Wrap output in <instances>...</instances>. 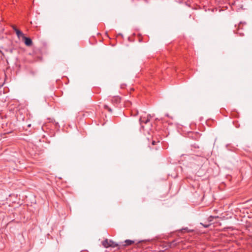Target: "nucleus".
Returning <instances> with one entry per match:
<instances>
[{
  "label": "nucleus",
  "instance_id": "f257e3e1",
  "mask_svg": "<svg viewBox=\"0 0 252 252\" xmlns=\"http://www.w3.org/2000/svg\"><path fill=\"white\" fill-rule=\"evenodd\" d=\"M109 247L112 248H117L118 250H125L127 247L130 246L134 242L131 240L127 239L120 244L113 241L112 240H109Z\"/></svg>",
  "mask_w": 252,
  "mask_h": 252
},
{
  "label": "nucleus",
  "instance_id": "f03ea898",
  "mask_svg": "<svg viewBox=\"0 0 252 252\" xmlns=\"http://www.w3.org/2000/svg\"><path fill=\"white\" fill-rule=\"evenodd\" d=\"M132 241H133L134 243L130 246H132L133 248L135 249H147L150 248L151 246L152 245V243L148 240H132Z\"/></svg>",
  "mask_w": 252,
  "mask_h": 252
},
{
  "label": "nucleus",
  "instance_id": "7ed1b4c3",
  "mask_svg": "<svg viewBox=\"0 0 252 252\" xmlns=\"http://www.w3.org/2000/svg\"><path fill=\"white\" fill-rule=\"evenodd\" d=\"M183 242V241L180 239L175 240L171 242H162L160 244V247L162 249L160 250L158 252H164V251L168 250L169 248L175 247L177 244H179Z\"/></svg>",
  "mask_w": 252,
  "mask_h": 252
},
{
  "label": "nucleus",
  "instance_id": "20e7f679",
  "mask_svg": "<svg viewBox=\"0 0 252 252\" xmlns=\"http://www.w3.org/2000/svg\"><path fill=\"white\" fill-rule=\"evenodd\" d=\"M151 119V116L149 115H147V117H141L140 118L139 121L140 125H141V127L144 128V126L143 125V124H146L148 122H150Z\"/></svg>",
  "mask_w": 252,
  "mask_h": 252
},
{
  "label": "nucleus",
  "instance_id": "39448f33",
  "mask_svg": "<svg viewBox=\"0 0 252 252\" xmlns=\"http://www.w3.org/2000/svg\"><path fill=\"white\" fill-rule=\"evenodd\" d=\"M121 98L119 96H115L112 97L111 102L114 104H117L121 102Z\"/></svg>",
  "mask_w": 252,
  "mask_h": 252
},
{
  "label": "nucleus",
  "instance_id": "423d86ee",
  "mask_svg": "<svg viewBox=\"0 0 252 252\" xmlns=\"http://www.w3.org/2000/svg\"><path fill=\"white\" fill-rule=\"evenodd\" d=\"M25 44L28 46H30L32 44V40L29 37H27L25 36L23 38Z\"/></svg>",
  "mask_w": 252,
  "mask_h": 252
},
{
  "label": "nucleus",
  "instance_id": "0eeeda50",
  "mask_svg": "<svg viewBox=\"0 0 252 252\" xmlns=\"http://www.w3.org/2000/svg\"><path fill=\"white\" fill-rule=\"evenodd\" d=\"M102 245L106 248H109V239H106L105 240H103L101 242Z\"/></svg>",
  "mask_w": 252,
  "mask_h": 252
},
{
  "label": "nucleus",
  "instance_id": "6e6552de",
  "mask_svg": "<svg viewBox=\"0 0 252 252\" xmlns=\"http://www.w3.org/2000/svg\"><path fill=\"white\" fill-rule=\"evenodd\" d=\"M15 32L19 38L22 37L23 38L25 36L24 33L19 29L18 30H15Z\"/></svg>",
  "mask_w": 252,
  "mask_h": 252
},
{
  "label": "nucleus",
  "instance_id": "1a4fd4ad",
  "mask_svg": "<svg viewBox=\"0 0 252 252\" xmlns=\"http://www.w3.org/2000/svg\"><path fill=\"white\" fill-rule=\"evenodd\" d=\"M218 217H213V216H210L209 218H208V220L211 222L214 219V218H218Z\"/></svg>",
  "mask_w": 252,
  "mask_h": 252
},
{
  "label": "nucleus",
  "instance_id": "9d476101",
  "mask_svg": "<svg viewBox=\"0 0 252 252\" xmlns=\"http://www.w3.org/2000/svg\"><path fill=\"white\" fill-rule=\"evenodd\" d=\"M104 108L107 109L109 112H112V110L110 108H109L107 105H104Z\"/></svg>",
  "mask_w": 252,
  "mask_h": 252
},
{
  "label": "nucleus",
  "instance_id": "9b49d317",
  "mask_svg": "<svg viewBox=\"0 0 252 252\" xmlns=\"http://www.w3.org/2000/svg\"><path fill=\"white\" fill-rule=\"evenodd\" d=\"M195 139H198L200 137V135L198 133H195Z\"/></svg>",
  "mask_w": 252,
  "mask_h": 252
},
{
  "label": "nucleus",
  "instance_id": "f8f14e48",
  "mask_svg": "<svg viewBox=\"0 0 252 252\" xmlns=\"http://www.w3.org/2000/svg\"><path fill=\"white\" fill-rule=\"evenodd\" d=\"M201 224L205 228H207V227H209L210 225V224H211L210 223L208 224H203L202 223H201Z\"/></svg>",
  "mask_w": 252,
  "mask_h": 252
},
{
  "label": "nucleus",
  "instance_id": "ddd939ff",
  "mask_svg": "<svg viewBox=\"0 0 252 252\" xmlns=\"http://www.w3.org/2000/svg\"><path fill=\"white\" fill-rule=\"evenodd\" d=\"M12 28L13 30L15 32V30H18V29L16 28V27L15 25H12Z\"/></svg>",
  "mask_w": 252,
  "mask_h": 252
},
{
  "label": "nucleus",
  "instance_id": "4468645a",
  "mask_svg": "<svg viewBox=\"0 0 252 252\" xmlns=\"http://www.w3.org/2000/svg\"><path fill=\"white\" fill-rule=\"evenodd\" d=\"M159 143V141H157V142H156L155 141H153L152 142V145H156L157 143Z\"/></svg>",
  "mask_w": 252,
  "mask_h": 252
},
{
  "label": "nucleus",
  "instance_id": "2eb2a0df",
  "mask_svg": "<svg viewBox=\"0 0 252 252\" xmlns=\"http://www.w3.org/2000/svg\"><path fill=\"white\" fill-rule=\"evenodd\" d=\"M139 41V42H141L142 41V38L140 37L139 39H138Z\"/></svg>",
  "mask_w": 252,
  "mask_h": 252
},
{
  "label": "nucleus",
  "instance_id": "dca6fc26",
  "mask_svg": "<svg viewBox=\"0 0 252 252\" xmlns=\"http://www.w3.org/2000/svg\"><path fill=\"white\" fill-rule=\"evenodd\" d=\"M188 240V241H192V240H190L189 238V239H188V240Z\"/></svg>",
  "mask_w": 252,
  "mask_h": 252
},
{
  "label": "nucleus",
  "instance_id": "f3484780",
  "mask_svg": "<svg viewBox=\"0 0 252 252\" xmlns=\"http://www.w3.org/2000/svg\"><path fill=\"white\" fill-rule=\"evenodd\" d=\"M239 34H240L241 35H243V34H242L241 33H239Z\"/></svg>",
  "mask_w": 252,
  "mask_h": 252
},
{
  "label": "nucleus",
  "instance_id": "a211bd4d",
  "mask_svg": "<svg viewBox=\"0 0 252 252\" xmlns=\"http://www.w3.org/2000/svg\"><path fill=\"white\" fill-rule=\"evenodd\" d=\"M158 147H156V148H155V149H156V150H158Z\"/></svg>",
  "mask_w": 252,
  "mask_h": 252
},
{
  "label": "nucleus",
  "instance_id": "6ab92c4d",
  "mask_svg": "<svg viewBox=\"0 0 252 252\" xmlns=\"http://www.w3.org/2000/svg\"><path fill=\"white\" fill-rule=\"evenodd\" d=\"M28 126H29V127H30V126H31V125H28Z\"/></svg>",
  "mask_w": 252,
  "mask_h": 252
},
{
  "label": "nucleus",
  "instance_id": "aec40b11",
  "mask_svg": "<svg viewBox=\"0 0 252 252\" xmlns=\"http://www.w3.org/2000/svg\"><path fill=\"white\" fill-rule=\"evenodd\" d=\"M0 53H1V51L0 50Z\"/></svg>",
  "mask_w": 252,
  "mask_h": 252
}]
</instances>
